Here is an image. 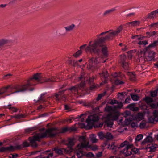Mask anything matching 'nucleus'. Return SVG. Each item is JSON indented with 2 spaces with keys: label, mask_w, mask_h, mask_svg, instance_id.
Returning a JSON list of instances; mask_svg holds the SVG:
<instances>
[{
  "label": "nucleus",
  "mask_w": 158,
  "mask_h": 158,
  "mask_svg": "<svg viewBox=\"0 0 158 158\" xmlns=\"http://www.w3.org/2000/svg\"><path fill=\"white\" fill-rule=\"evenodd\" d=\"M123 29V26L121 25L116 30H110L97 35L96 37L98 39L94 40L93 43L90 41L86 49L89 51L91 53L97 54L98 55L101 50L99 47H101L103 56L105 57H107L108 55V51L107 47L104 44L105 41L112 40L114 37L117 36Z\"/></svg>",
  "instance_id": "f257e3e1"
},
{
  "label": "nucleus",
  "mask_w": 158,
  "mask_h": 158,
  "mask_svg": "<svg viewBox=\"0 0 158 158\" xmlns=\"http://www.w3.org/2000/svg\"><path fill=\"white\" fill-rule=\"evenodd\" d=\"M67 131H69L68 127L63 128L61 130L55 128L50 129L46 130L44 132L37 134L36 135L33 136L32 138L31 137H29L30 143L33 147L36 148L38 146L36 141H40V139L45 137L47 134L49 136L52 137L59 133H64Z\"/></svg>",
  "instance_id": "f03ea898"
},
{
  "label": "nucleus",
  "mask_w": 158,
  "mask_h": 158,
  "mask_svg": "<svg viewBox=\"0 0 158 158\" xmlns=\"http://www.w3.org/2000/svg\"><path fill=\"white\" fill-rule=\"evenodd\" d=\"M44 76L41 73H36L34 74L32 77L31 78L27 81V83L14 87L16 89L15 92H23L27 90L32 86L35 85L41 80L44 81Z\"/></svg>",
  "instance_id": "7ed1b4c3"
},
{
  "label": "nucleus",
  "mask_w": 158,
  "mask_h": 158,
  "mask_svg": "<svg viewBox=\"0 0 158 158\" xmlns=\"http://www.w3.org/2000/svg\"><path fill=\"white\" fill-rule=\"evenodd\" d=\"M143 53L144 57L141 56L139 59V61L142 64L146 61H150L154 59L155 52L150 49H147V48H145L143 51L140 50V54Z\"/></svg>",
  "instance_id": "20e7f679"
},
{
  "label": "nucleus",
  "mask_w": 158,
  "mask_h": 158,
  "mask_svg": "<svg viewBox=\"0 0 158 158\" xmlns=\"http://www.w3.org/2000/svg\"><path fill=\"white\" fill-rule=\"evenodd\" d=\"M79 141L81 143V144L78 145V147L80 148H91L92 150L95 151L98 149V147L96 145L91 146L89 145V142H87L86 140V138L85 136H81L79 138Z\"/></svg>",
  "instance_id": "39448f33"
},
{
  "label": "nucleus",
  "mask_w": 158,
  "mask_h": 158,
  "mask_svg": "<svg viewBox=\"0 0 158 158\" xmlns=\"http://www.w3.org/2000/svg\"><path fill=\"white\" fill-rule=\"evenodd\" d=\"M119 116V114L117 112L115 113L114 116L112 114H108L105 118V125L108 127H111L113 124L112 117H113V119H117Z\"/></svg>",
  "instance_id": "423d86ee"
},
{
  "label": "nucleus",
  "mask_w": 158,
  "mask_h": 158,
  "mask_svg": "<svg viewBox=\"0 0 158 158\" xmlns=\"http://www.w3.org/2000/svg\"><path fill=\"white\" fill-rule=\"evenodd\" d=\"M99 119L98 115L94 114L93 115H89L88 116V118L86 120V122L89 126L92 127L94 123L95 122L97 121Z\"/></svg>",
  "instance_id": "0eeeda50"
},
{
  "label": "nucleus",
  "mask_w": 158,
  "mask_h": 158,
  "mask_svg": "<svg viewBox=\"0 0 158 158\" xmlns=\"http://www.w3.org/2000/svg\"><path fill=\"white\" fill-rule=\"evenodd\" d=\"M85 85V83L84 82H81L79 84L71 87L68 89V90L71 91L72 93L75 94H78L79 90H82V88Z\"/></svg>",
  "instance_id": "6e6552de"
},
{
  "label": "nucleus",
  "mask_w": 158,
  "mask_h": 158,
  "mask_svg": "<svg viewBox=\"0 0 158 158\" xmlns=\"http://www.w3.org/2000/svg\"><path fill=\"white\" fill-rule=\"evenodd\" d=\"M127 141H125L121 143L120 145L117 146L115 145L114 143H112L111 144L108 145V148L110 149H112L116 152L119 148L124 147L125 145L127 144Z\"/></svg>",
  "instance_id": "1a4fd4ad"
},
{
  "label": "nucleus",
  "mask_w": 158,
  "mask_h": 158,
  "mask_svg": "<svg viewBox=\"0 0 158 158\" xmlns=\"http://www.w3.org/2000/svg\"><path fill=\"white\" fill-rule=\"evenodd\" d=\"M126 147L123 150L121 151V152L123 153L124 155L125 156H128L132 154L131 148L133 145L129 144V142H128L127 144L125 145Z\"/></svg>",
  "instance_id": "9d476101"
},
{
  "label": "nucleus",
  "mask_w": 158,
  "mask_h": 158,
  "mask_svg": "<svg viewBox=\"0 0 158 158\" xmlns=\"http://www.w3.org/2000/svg\"><path fill=\"white\" fill-rule=\"evenodd\" d=\"M101 61L100 58L98 56L95 58L92 57L89 59V64L87 66V69H89L92 67V64H98Z\"/></svg>",
  "instance_id": "9b49d317"
},
{
  "label": "nucleus",
  "mask_w": 158,
  "mask_h": 158,
  "mask_svg": "<svg viewBox=\"0 0 158 158\" xmlns=\"http://www.w3.org/2000/svg\"><path fill=\"white\" fill-rule=\"evenodd\" d=\"M65 90L60 91L58 94H55V99L56 101H60V100L65 101L66 100V97L64 94Z\"/></svg>",
  "instance_id": "f8f14e48"
},
{
  "label": "nucleus",
  "mask_w": 158,
  "mask_h": 158,
  "mask_svg": "<svg viewBox=\"0 0 158 158\" xmlns=\"http://www.w3.org/2000/svg\"><path fill=\"white\" fill-rule=\"evenodd\" d=\"M157 106L158 109V102H157ZM154 121H158V110H155L153 112V115L152 116L149 118L148 121L151 123H153Z\"/></svg>",
  "instance_id": "ddd939ff"
},
{
  "label": "nucleus",
  "mask_w": 158,
  "mask_h": 158,
  "mask_svg": "<svg viewBox=\"0 0 158 158\" xmlns=\"http://www.w3.org/2000/svg\"><path fill=\"white\" fill-rule=\"evenodd\" d=\"M59 79L60 78V77L58 75H56V76H48L47 77H45L44 78V82H50L51 83H53L55 82H56L57 81L56 80V78Z\"/></svg>",
  "instance_id": "4468645a"
},
{
  "label": "nucleus",
  "mask_w": 158,
  "mask_h": 158,
  "mask_svg": "<svg viewBox=\"0 0 158 158\" xmlns=\"http://www.w3.org/2000/svg\"><path fill=\"white\" fill-rule=\"evenodd\" d=\"M17 85H15L12 86V85H9L7 87L3 88L0 89V95L2 94H3L6 92L7 89H9V88H10L11 89H15V91L12 93H17L16 92H15L17 90L16 89L14 88V87L17 86Z\"/></svg>",
  "instance_id": "2eb2a0df"
},
{
  "label": "nucleus",
  "mask_w": 158,
  "mask_h": 158,
  "mask_svg": "<svg viewBox=\"0 0 158 158\" xmlns=\"http://www.w3.org/2000/svg\"><path fill=\"white\" fill-rule=\"evenodd\" d=\"M15 150V146H10L6 147H2L0 148V152H5L7 151H14Z\"/></svg>",
  "instance_id": "dca6fc26"
},
{
  "label": "nucleus",
  "mask_w": 158,
  "mask_h": 158,
  "mask_svg": "<svg viewBox=\"0 0 158 158\" xmlns=\"http://www.w3.org/2000/svg\"><path fill=\"white\" fill-rule=\"evenodd\" d=\"M130 116L131 113L129 111L126 112L124 114V116L125 118V122L127 123V124L130 123L132 120V118L130 117Z\"/></svg>",
  "instance_id": "f3484780"
},
{
  "label": "nucleus",
  "mask_w": 158,
  "mask_h": 158,
  "mask_svg": "<svg viewBox=\"0 0 158 158\" xmlns=\"http://www.w3.org/2000/svg\"><path fill=\"white\" fill-rule=\"evenodd\" d=\"M153 141V139L150 136H148L146 138L141 142V145H143L146 143H152Z\"/></svg>",
  "instance_id": "a211bd4d"
},
{
  "label": "nucleus",
  "mask_w": 158,
  "mask_h": 158,
  "mask_svg": "<svg viewBox=\"0 0 158 158\" xmlns=\"http://www.w3.org/2000/svg\"><path fill=\"white\" fill-rule=\"evenodd\" d=\"M77 148L78 149L76 151L77 156L78 158H81L83 156L85 155V153L81 150L82 148H80L79 147H78V145Z\"/></svg>",
  "instance_id": "6ab92c4d"
},
{
  "label": "nucleus",
  "mask_w": 158,
  "mask_h": 158,
  "mask_svg": "<svg viewBox=\"0 0 158 158\" xmlns=\"http://www.w3.org/2000/svg\"><path fill=\"white\" fill-rule=\"evenodd\" d=\"M68 147L71 149L72 147L74 145L75 143L76 142V139L74 138H70L68 139Z\"/></svg>",
  "instance_id": "aec40b11"
},
{
  "label": "nucleus",
  "mask_w": 158,
  "mask_h": 158,
  "mask_svg": "<svg viewBox=\"0 0 158 158\" xmlns=\"http://www.w3.org/2000/svg\"><path fill=\"white\" fill-rule=\"evenodd\" d=\"M135 103H132L128 105L127 108L134 111H137L139 109L137 107H135Z\"/></svg>",
  "instance_id": "412c9836"
},
{
  "label": "nucleus",
  "mask_w": 158,
  "mask_h": 158,
  "mask_svg": "<svg viewBox=\"0 0 158 158\" xmlns=\"http://www.w3.org/2000/svg\"><path fill=\"white\" fill-rule=\"evenodd\" d=\"M11 41L6 39H0V47H3L4 45L11 43Z\"/></svg>",
  "instance_id": "4be33fe9"
},
{
  "label": "nucleus",
  "mask_w": 158,
  "mask_h": 158,
  "mask_svg": "<svg viewBox=\"0 0 158 158\" xmlns=\"http://www.w3.org/2000/svg\"><path fill=\"white\" fill-rule=\"evenodd\" d=\"M29 146V144L26 141L24 142L21 145H19L15 146V149H21L24 147H27Z\"/></svg>",
  "instance_id": "5701e85b"
},
{
  "label": "nucleus",
  "mask_w": 158,
  "mask_h": 158,
  "mask_svg": "<svg viewBox=\"0 0 158 158\" xmlns=\"http://www.w3.org/2000/svg\"><path fill=\"white\" fill-rule=\"evenodd\" d=\"M89 139L93 143L97 142L98 139L96 138V136L94 134H92L89 135Z\"/></svg>",
  "instance_id": "b1692460"
},
{
  "label": "nucleus",
  "mask_w": 158,
  "mask_h": 158,
  "mask_svg": "<svg viewBox=\"0 0 158 158\" xmlns=\"http://www.w3.org/2000/svg\"><path fill=\"white\" fill-rule=\"evenodd\" d=\"M54 150L55 151L56 153L59 155L62 154L63 152L66 151V150L64 149L58 148H54Z\"/></svg>",
  "instance_id": "393cba45"
},
{
  "label": "nucleus",
  "mask_w": 158,
  "mask_h": 158,
  "mask_svg": "<svg viewBox=\"0 0 158 158\" xmlns=\"http://www.w3.org/2000/svg\"><path fill=\"white\" fill-rule=\"evenodd\" d=\"M140 22L139 21H135L130 22L127 23V24H130L131 27H135L138 26L140 24Z\"/></svg>",
  "instance_id": "a878e982"
},
{
  "label": "nucleus",
  "mask_w": 158,
  "mask_h": 158,
  "mask_svg": "<svg viewBox=\"0 0 158 158\" xmlns=\"http://www.w3.org/2000/svg\"><path fill=\"white\" fill-rule=\"evenodd\" d=\"M156 14L154 11L149 13L147 15V18L153 19L156 18Z\"/></svg>",
  "instance_id": "bb28decb"
},
{
  "label": "nucleus",
  "mask_w": 158,
  "mask_h": 158,
  "mask_svg": "<svg viewBox=\"0 0 158 158\" xmlns=\"http://www.w3.org/2000/svg\"><path fill=\"white\" fill-rule=\"evenodd\" d=\"M75 25L72 24L70 25L64 27L66 31H72L75 28Z\"/></svg>",
  "instance_id": "cd10ccee"
},
{
  "label": "nucleus",
  "mask_w": 158,
  "mask_h": 158,
  "mask_svg": "<svg viewBox=\"0 0 158 158\" xmlns=\"http://www.w3.org/2000/svg\"><path fill=\"white\" fill-rule=\"evenodd\" d=\"M100 74V76L101 77H103L105 79L104 81V83H106V79L107 78L108 76L107 74V72L106 71H103L102 74Z\"/></svg>",
  "instance_id": "c85d7f7f"
},
{
  "label": "nucleus",
  "mask_w": 158,
  "mask_h": 158,
  "mask_svg": "<svg viewBox=\"0 0 158 158\" xmlns=\"http://www.w3.org/2000/svg\"><path fill=\"white\" fill-rule=\"evenodd\" d=\"M157 45H158V40L155 41L153 43H151L145 48H147V49H150V48H154Z\"/></svg>",
  "instance_id": "c756f323"
},
{
  "label": "nucleus",
  "mask_w": 158,
  "mask_h": 158,
  "mask_svg": "<svg viewBox=\"0 0 158 158\" xmlns=\"http://www.w3.org/2000/svg\"><path fill=\"white\" fill-rule=\"evenodd\" d=\"M115 10V9L114 8H113L110 9H109L105 11L103 14V15L104 16H106L112 12L114 11Z\"/></svg>",
  "instance_id": "7c9ffc66"
},
{
  "label": "nucleus",
  "mask_w": 158,
  "mask_h": 158,
  "mask_svg": "<svg viewBox=\"0 0 158 158\" xmlns=\"http://www.w3.org/2000/svg\"><path fill=\"white\" fill-rule=\"evenodd\" d=\"M45 94H41L39 99L36 102L39 101L41 102H47L48 100H46L44 97Z\"/></svg>",
  "instance_id": "2f4dec72"
},
{
  "label": "nucleus",
  "mask_w": 158,
  "mask_h": 158,
  "mask_svg": "<svg viewBox=\"0 0 158 158\" xmlns=\"http://www.w3.org/2000/svg\"><path fill=\"white\" fill-rule=\"evenodd\" d=\"M144 100L147 103L148 105L150 103L152 102H153V99L148 97H146L144 99Z\"/></svg>",
  "instance_id": "473e14b6"
},
{
  "label": "nucleus",
  "mask_w": 158,
  "mask_h": 158,
  "mask_svg": "<svg viewBox=\"0 0 158 158\" xmlns=\"http://www.w3.org/2000/svg\"><path fill=\"white\" fill-rule=\"evenodd\" d=\"M143 135L142 134H139L137 135L135 139V143L140 141L143 138Z\"/></svg>",
  "instance_id": "72a5a7b5"
},
{
  "label": "nucleus",
  "mask_w": 158,
  "mask_h": 158,
  "mask_svg": "<svg viewBox=\"0 0 158 158\" xmlns=\"http://www.w3.org/2000/svg\"><path fill=\"white\" fill-rule=\"evenodd\" d=\"M143 113H139L136 115V118L137 120L140 121L143 119Z\"/></svg>",
  "instance_id": "f704fd0d"
},
{
  "label": "nucleus",
  "mask_w": 158,
  "mask_h": 158,
  "mask_svg": "<svg viewBox=\"0 0 158 158\" xmlns=\"http://www.w3.org/2000/svg\"><path fill=\"white\" fill-rule=\"evenodd\" d=\"M92 64V67L91 68L89 69H90L91 70H95L97 69L98 68H99L100 65H97V64Z\"/></svg>",
  "instance_id": "c9c22d12"
},
{
  "label": "nucleus",
  "mask_w": 158,
  "mask_h": 158,
  "mask_svg": "<svg viewBox=\"0 0 158 158\" xmlns=\"http://www.w3.org/2000/svg\"><path fill=\"white\" fill-rule=\"evenodd\" d=\"M117 105L114 106V107L115 110L120 109L123 106V104L122 102H118V103H117Z\"/></svg>",
  "instance_id": "e433bc0d"
},
{
  "label": "nucleus",
  "mask_w": 158,
  "mask_h": 158,
  "mask_svg": "<svg viewBox=\"0 0 158 158\" xmlns=\"http://www.w3.org/2000/svg\"><path fill=\"white\" fill-rule=\"evenodd\" d=\"M105 138L110 140L113 138V136L110 133H107L105 134Z\"/></svg>",
  "instance_id": "4c0bfd02"
},
{
  "label": "nucleus",
  "mask_w": 158,
  "mask_h": 158,
  "mask_svg": "<svg viewBox=\"0 0 158 158\" xmlns=\"http://www.w3.org/2000/svg\"><path fill=\"white\" fill-rule=\"evenodd\" d=\"M131 38L133 39H136V40H138L140 41L143 40L144 37H139V35H135L134 36H133Z\"/></svg>",
  "instance_id": "58836bf2"
},
{
  "label": "nucleus",
  "mask_w": 158,
  "mask_h": 158,
  "mask_svg": "<svg viewBox=\"0 0 158 158\" xmlns=\"http://www.w3.org/2000/svg\"><path fill=\"white\" fill-rule=\"evenodd\" d=\"M130 95L133 100L137 101L139 100V97L137 95H133L131 94Z\"/></svg>",
  "instance_id": "ea45409f"
},
{
  "label": "nucleus",
  "mask_w": 158,
  "mask_h": 158,
  "mask_svg": "<svg viewBox=\"0 0 158 158\" xmlns=\"http://www.w3.org/2000/svg\"><path fill=\"white\" fill-rule=\"evenodd\" d=\"M114 110H115L114 109V106H107L105 108V110L107 112H109Z\"/></svg>",
  "instance_id": "a19ab883"
},
{
  "label": "nucleus",
  "mask_w": 158,
  "mask_h": 158,
  "mask_svg": "<svg viewBox=\"0 0 158 158\" xmlns=\"http://www.w3.org/2000/svg\"><path fill=\"white\" fill-rule=\"evenodd\" d=\"M121 78H119L117 79H114V82L116 85L122 84L124 83V82L123 81H120V79Z\"/></svg>",
  "instance_id": "79ce46f5"
},
{
  "label": "nucleus",
  "mask_w": 158,
  "mask_h": 158,
  "mask_svg": "<svg viewBox=\"0 0 158 158\" xmlns=\"http://www.w3.org/2000/svg\"><path fill=\"white\" fill-rule=\"evenodd\" d=\"M106 94V92H104L102 93H101L100 94H99L98 95V97H97V98H96V100L97 101L99 100L103 96H104Z\"/></svg>",
  "instance_id": "37998d69"
},
{
  "label": "nucleus",
  "mask_w": 158,
  "mask_h": 158,
  "mask_svg": "<svg viewBox=\"0 0 158 158\" xmlns=\"http://www.w3.org/2000/svg\"><path fill=\"white\" fill-rule=\"evenodd\" d=\"M126 56L125 55H121L120 56V60L121 64L124 63L126 62Z\"/></svg>",
  "instance_id": "c03bdc74"
},
{
  "label": "nucleus",
  "mask_w": 158,
  "mask_h": 158,
  "mask_svg": "<svg viewBox=\"0 0 158 158\" xmlns=\"http://www.w3.org/2000/svg\"><path fill=\"white\" fill-rule=\"evenodd\" d=\"M158 91V88L156 90L152 91L150 92L151 96L152 97L156 96Z\"/></svg>",
  "instance_id": "a18cd8bd"
},
{
  "label": "nucleus",
  "mask_w": 158,
  "mask_h": 158,
  "mask_svg": "<svg viewBox=\"0 0 158 158\" xmlns=\"http://www.w3.org/2000/svg\"><path fill=\"white\" fill-rule=\"evenodd\" d=\"M123 68L125 70H128L129 68L128 64L127 62H125L122 64Z\"/></svg>",
  "instance_id": "49530a36"
},
{
  "label": "nucleus",
  "mask_w": 158,
  "mask_h": 158,
  "mask_svg": "<svg viewBox=\"0 0 158 158\" xmlns=\"http://www.w3.org/2000/svg\"><path fill=\"white\" fill-rule=\"evenodd\" d=\"M82 53V51L81 50H79L73 54V56L75 57H77L81 54Z\"/></svg>",
  "instance_id": "de8ad7c7"
},
{
  "label": "nucleus",
  "mask_w": 158,
  "mask_h": 158,
  "mask_svg": "<svg viewBox=\"0 0 158 158\" xmlns=\"http://www.w3.org/2000/svg\"><path fill=\"white\" fill-rule=\"evenodd\" d=\"M156 34V32L155 31L153 32H147L146 34L149 37L151 36L155 35Z\"/></svg>",
  "instance_id": "09e8293b"
},
{
  "label": "nucleus",
  "mask_w": 158,
  "mask_h": 158,
  "mask_svg": "<svg viewBox=\"0 0 158 158\" xmlns=\"http://www.w3.org/2000/svg\"><path fill=\"white\" fill-rule=\"evenodd\" d=\"M98 135L101 139H102L104 138H105V134L103 133L102 132H100L98 134Z\"/></svg>",
  "instance_id": "8fccbe9b"
},
{
  "label": "nucleus",
  "mask_w": 158,
  "mask_h": 158,
  "mask_svg": "<svg viewBox=\"0 0 158 158\" xmlns=\"http://www.w3.org/2000/svg\"><path fill=\"white\" fill-rule=\"evenodd\" d=\"M151 108H157V104H156L155 103L152 102L150 103L148 105Z\"/></svg>",
  "instance_id": "3c124183"
},
{
  "label": "nucleus",
  "mask_w": 158,
  "mask_h": 158,
  "mask_svg": "<svg viewBox=\"0 0 158 158\" xmlns=\"http://www.w3.org/2000/svg\"><path fill=\"white\" fill-rule=\"evenodd\" d=\"M112 77L114 79H117L119 78H121V76L120 74H117L115 73L112 75Z\"/></svg>",
  "instance_id": "603ef678"
},
{
  "label": "nucleus",
  "mask_w": 158,
  "mask_h": 158,
  "mask_svg": "<svg viewBox=\"0 0 158 158\" xmlns=\"http://www.w3.org/2000/svg\"><path fill=\"white\" fill-rule=\"evenodd\" d=\"M138 44L139 45H145L148 44V43L147 41L146 40L143 41H142L141 40V41H139L138 43Z\"/></svg>",
  "instance_id": "864d4df0"
},
{
  "label": "nucleus",
  "mask_w": 158,
  "mask_h": 158,
  "mask_svg": "<svg viewBox=\"0 0 158 158\" xmlns=\"http://www.w3.org/2000/svg\"><path fill=\"white\" fill-rule=\"evenodd\" d=\"M36 129L35 127H33L30 128H28L25 130V131L26 132L29 133V132L33 131Z\"/></svg>",
  "instance_id": "5fc2aeb1"
},
{
  "label": "nucleus",
  "mask_w": 158,
  "mask_h": 158,
  "mask_svg": "<svg viewBox=\"0 0 158 158\" xmlns=\"http://www.w3.org/2000/svg\"><path fill=\"white\" fill-rule=\"evenodd\" d=\"M132 148V147L131 148ZM132 153H133V154H137L139 152V150L137 148H131Z\"/></svg>",
  "instance_id": "6e6d98bb"
},
{
  "label": "nucleus",
  "mask_w": 158,
  "mask_h": 158,
  "mask_svg": "<svg viewBox=\"0 0 158 158\" xmlns=\"http://www.w3.org/2000/svg\"><path fill=\"white\" fill-rule=\"evenodd\" d=\"M15 118L16 119H20L22 118H24V116L22 114H18L16 115H15Z\"/></svg>",
  "instance_id": "4d7b16f0"
},
{
  "label": "nucleus",
  "mask_w": 158,
  "mask_h": 158,
  "mask_svg": "<svg viewBox=\"0 0 158 158\" xmlns=\"http://www.w3.org/2000/svg\"><path fill=\"white\" fill-rule=\"evenodd\" d=\"M53 156V153H50L48 154V155L46 156L41 157V158H50L52 157Z\"/></svg>",
  "instance_id": "13d9d810"
},
{
  "label": "nucleus",
  "mask_w": 158,
  "mask_h": 158,
  "mask_svg": "<svg viewBox=\"0 0 158 158\" xmlns=\"http://www.w3.org/2000/svg\"><path fill=\"white\" fill-rule=\"evenodd\" d=\"M8 108L12 110L13 112H16L17 111V109L13 107H10Z\"/></svg>",
  "instance_id": "bf43d9fd"
},
{
  "label": "nucleus",
  "mask_w": 158,
  "mask_h": 158,
  "mask_svg": "<svg viewBox=\"0 0 158 158\" xmlns=\"http://www.w3.org/2000/svg\"><path fill=\"white\" fill-rule=\"evenodd\" d=\"M128 73L129 75L131 76V77L133 79L135 78V75L134 73L130 72Z\"/></svg>",
  "instance_id": "052dcab7"
},
{
  "label": "nucleus",
  "mask_w": 158,
  "mask_h": 158,
  "mask_svg": "<svg viewBox=\"0 0 158 158\" xmlns=\"http://www.w3.org/2000/svg\"><path fill=\"white\" fill-rule=\"evenodd\" d=\"M69 131L71 132L72 131H75L76 130L75 127H71L68 128Z\"/></svg>",
  "instance_id": "680f3d73"
},
{
  "label": "nucleus",
  "mask_w": 158,
  "mask_h": 158,
  "mask_svg": "<svg viewBox=\"0 0 158 158\" xmlns=\"http://www.w3.org/2000/svg\"><path fill=\"white\" fill-rule=\"evenodd\" d=\"M135 52V50H131L130 51H129L128 52V57L130 58V59L132 57V55H131V53L132 52Z\"/></svg>",
  "instance_id": "e2e57ef3"
},
{
  "label": "nucleus",
  "mask_w": 158,
  "mask_h": 158,
  "mask_svg": "<svg viewBox=\"0 0 158 158\" xmlns=\"http://www.w3.org/2000/svg\"><path fill=\"white\" fill-rule=\"evenodd\" d=\"M146 126V123L143 122H141L140 124V127L141 128H144Z\"/></svg>",
  "instance_id": "0e129e2a"
},
{
  "label": "nucleus",
  "mask_w": 158,
  "mask_h": 158,
  "mask_svg": "<svg viewBox=\"0 0 158 158\" xmlns=\"http://www.w3.org/2000/svg\"><path fill=\"white\" fill-rule=\"evenodd\" d=\"M131 100L130 99V97H127L125 101V103H128L129 102V101H131Z\"/></svg>",
  "instance_id": "69168bd1"
},
{
  "label": "nucleus",
  "mask_w": 158,
  "mask_h": 158,
  "mask_svg": "<svg viewBox=\"0 0 158 158\" xmlns=\"http://www.w3.org/2000/svg\"><path fill=\"white\" fill-rule=\"evenodd\" d=\"M117 103H118V101L116 100H112L110 102V104H117Z\"/></svg>",
  "instance_id": "338daca9"
},
{
  "label": "nucleus",
  "mask_w": 158,
  "mask_h": 158,
  "mask_svg": "<svg viewBox=\"0 0 158 158\" xmlns=\"http://www.w3.org/2000/svg\"><path fill=\"white\" fill-rule=\"evenodd\" d=\"M131 126L132 128H134L137 126V124L134 122H132L131 123Z\"/></svg>",
  "instance_id": "774afa93"
}]
</instances>
